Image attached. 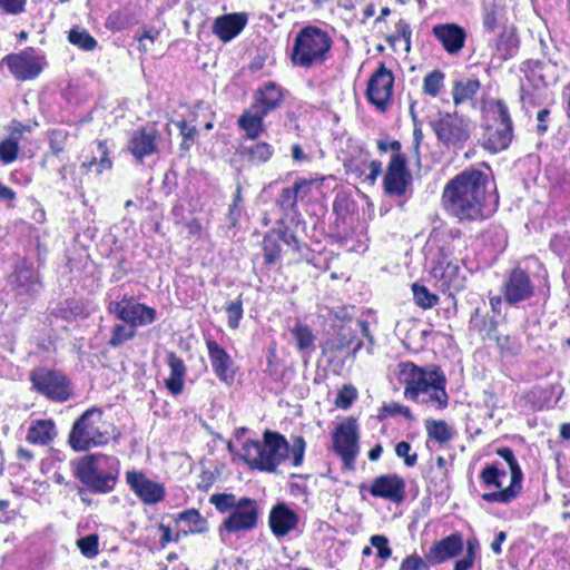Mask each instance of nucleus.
Returning a JSON list of instances; mask_svg holds the SVG:
<instances>
[{"label": "nucleus", "instance_id": "obj_1", "mask_svg": "<svg viewBox=\"0 0 570 570\" xmlns=\"http://www.w3.org/2000/svg\"><path fill=\"white\" fill-rule=\"evenodd\" d=\"M488 175L479 169H465L452 178L443 189L446 210L460 220L483 217Z\"/></svg>", "mask_w": 570, "mask_h": 570}, {"label": "nucleus", "instance_id": "obj_2", "mask_svg": "<svg viewBox=\"0 0 570 570\" xmlns=\"http://www.w3.org/2000/svg\"><path fill=\"white\" fill-rule=\"evenodd\" d=\"M120 472L118 458L102 453L81 458L75 468V475L89 490L97 493L111 492Z\"/></svg>", "mask_w": 570, "mask_h": 570}, {"label": "nucleus", "instance_id": "obj_3", "mask_svg": "<svg viewBox=\"0 0 570 570\" xmlns=\"http://www.w3.org/2000/svg\"><path fill=\"white\" fill-rule=\"evenodd\" d=\"M243 458L253 468L275 472L289 455V444L276 432L265 431L263 441H247L243 445Z\"/></svg>", "mask_w": 570, "mask_h": 570}, {"label": "nucleus", "instance_id": "obj_4", "mask_svg": "<svg viewBox=\"0 0 570 570\" xmlns=\"http://www.w3.org/2000/svg\"><path fill=\"white\" fill-rule=\"evenodd\" d=\"M109 428L110 424L102 419V411L91 407L75 421L69 434V444L78 452L105 445L110 439Z\"/></svg>", "mask_w": 570, "mask_h": 570}, {"label": "nucleus", "instance_id": "obj_5", "mask_svg": "<svg viewBox=\"0 0 570 570\" xmlns=\"http://www.w3.org/2000/svg\"><path fill=\"white\" fill-rule=\"evenodd\" d=\"M332 47L327 32L317 27H305L295 37L291 53L292 62L302 68H311L325 61Z\"/></svg>", "mask_w": 570, "mask_h": 570}, {"label": "nucleus", "instance_id": "obj_6", "mask_svg": "<svg viewBox=\"0 0 570 570\" xmlns=\"http://www.w3.org/2000/svg\"><path fill=\"white\" fill-rule=\"evenodd\" d=\"M490 119L483 135V147L492 154L505 150L513 138V126L507 105L497 100L490 105Z\"/></svg>", "mask_w": 570, "mask_h": 570}, {"label": "nucleus", "instance_id": "obj_7", "mask_svg": "<svg viewBox=\"0 0 570 570\" xmlns=\"http://www.w3.org/2000/svg\"><path fill=\"white\" fill-rule=\"evenodd\" d=\"M453 253L450 247H441L439 254L433 258L431 275L436 286L450 296L465 287V276L458 261H453Z\"/></svg>", "mask_w": 570, "mask_h": 570}, {"label": "nucleus", "instance_id": "obj_8", "mask_svg": "<svg viewBox=\"0 0 570 570\" xmlns=\"http://www.w3.org/2000/svg\"><path fill=\"white\" fill-rule=\"evenodd\" d=\"M32 387L55 402H65L72 394L69 379L61 372L46 367L35 368L30 373Z\"/></svg>", "mask_w": 570, "mask_h": 570}, {"label": "nucleus", "instance_id": "obj_9", "mask_svg": "<svg viewBox=\"0 0 570 570\" xmlns=\"http://www.w3.org/2000/svg\"><path fill=\"white\" fill-rule=\"evenodd\" d=\"M431 126L438 140L448 148L461 149L470 138L469 122L456 112H440Z\"/></svg>", "mask_w": 570, "mask_h": 570}, {"label": "nucleus", "instance_id": "obj_10", "mask_svg": "<svg viewBox=\"0 0 570 570\" xmlns=\"http://www.w3.org/2000/svg\"><path fill=\"white\" fill-rule=\"evenodd\" d=\"M107 309L117 320L136 328L148 326L157 318L155 308L137 302L134 296L127 294L119 301H111Z\"/></svg>", "mask_w": 570, "mask_h": 570}, {"label": "nucleus", "instance_id": "obj_11", "mask_svg": "<svg viewBox=\"0 0 570 570\" xmlns=\"http://www.w3.org/2000/svg\"><path fill=\"white\" fill-rule=\"evenodd\" d=\"M443 374L439 370H425L415 365L412 362H402L399 364V381L404 385V397L413 402H420L422 392L434 380Z\"/></svg>", "mask_w": 570, "mask_h": 570}, {"label": "nucleus", "instance_id": "obj_12", "mask_svg": "<svg viewBox=\"0 0 570 570\" xmlns=\"http://www.w3.org/2000/svg\"><path fill=\"white\" fill-rule=\"evenodd\" d=\"M497 454L502 458L510 470V484L501 491H493L482 494V500L489 503L507 504L513 501L522 490L523 473L513 451L508 448H499Z\"/></svg>", "mask_w": 570, "mask_h": 570}, {"label": "nucleus", "instance_id": "obj_13", "mask_svg": "<svg viewBox=\"0 0 570 570\" xmlns=\"http://www.w3.org/2000/svg\"><path fill=\"white\" fill-rule=\"evenodd\" d=\"M393 85V72L384 63H381L367 82L366 97L368 101L379 110H386L392 101Z\"/></svg>", "mask_w": 570, "mask_h": 570}, {"label": "nucleus", "instance_id": "obj_14", "mask_svg": "<svg viewBox=\"0 0 570 570\" xmlns=\"http://www.w3.org/2000/svg\"><path fill=\"white\" fill-rule=\"evenodd\" d=\"M334 449L346 466H351L358 453V432L352 417L340 423L333 434Z\"/></svg>", "mask_w": 570, "mask_h": 570}, {"label": "nucleus", "instance_id": "obj_15", "mask_svg": "<svg viewBox=\"0 0 570 570\" xmlns=\"http://www.w3.org/2000/svg\"><path fill=\"white\" fill-rule=\"evenodd\" d=\"M412 183V176L406 168V157L393 153L383 179L384 191L390 196H402Z\"/></svg>", "mask_w": 570, "mask_h": 570}, {"label": "nucleus", "instance_id": "obj_16", "mask_svg": "<svg viewBox=\"0 0 570 570\" xmlns=\"http://www.w3.org/2000/svg\"><path fill=\"white\" fill-rule=\"evenodd\" d=\"M126 482L136 497L145 504H156L165 498L166 489L164 484L148 479L141 471H127Z\"/></svg>", "mask_w": 570, "mask_h": 570}, {"label": "nucleus", "instance_id": "obj_17", "mask_svg": "<svg viewBox=\"0 0 570 570\" xmlns=\"http://www.w3.org/2000/svg\"><path fill=\"white\" fill-rule=\"evenodd\" d=\"M6 63L18 80H29L36 78L43 69V58L33 53V51H22L16 55L6 56L2 61Z\"/></svg>", "mask_w": 570, "mask_h": 570}, {"label": "nucleus", "instance_id": "obj_18", "mask_svg": "<svg viewBox=\"0 0 570 570\" xmlns=\"http://www.w3.org/2000/svg\"><path fill=\"white\" fill-rule=\"evenodd\" d=\"M9 285L20 297H32L41 289L37 271L24 261L16 265L14 271L9 276Z\"/></svg>", "mask_w": 570, "mask_h": 570}, {"label": "nucleus", "instance_id": "obj_19", "mask_svg": "<svg viewBox=\"0 0 570 570\" xmlns=\"http://www.w3.org/2000/svg\"><path fill=\"white\" fill-rule=\"evenodd\" d=\"M257 519L258 509L256 501L243 498L230 511L223 525L228 532H238L253 529L257 523Z\"/></svg>", "mask_w": 570, "mask_h": 570}, {"label": "nucleus", "instance_id": "obj_20", "mask_svg": "<svg viewBox=\"0 0 570 570\" xmlns=\"http://www.w3.org/2000/svg\"><path fill=\"white\" fill-rule=\"evenodd\" d=\"M160 134L154 126L140 127L134 130L128 140V150L138 160L151 156L158 151Z\"/></svg>", "mask_w": 570, "mask_h": 570}, {"label": "nucleus", "instance_id": "obj_21", "mask_svg": "<svg viewBox=\"0 0 570 570\" xmlns=\"http://www.w3.org/2000/svg\"><path fill=\"white\" fill-rule=\"evenodd\" d=\"M502 293L507 303L515 305L531 298L534 286L524 271L514 268L503 283Z\"/></svg>", "mask_w": 570, "mask_h": 570}, {"label": "nucleus", "instance_id": "obj_22", "mask_svg": "<svg viewBox=\"0 0 570 570\" xmlns=\"http://www.w3.org/2000/svg\"><path fill=\"white\" fill-rule=\"evenodd\" d=\"M405 481L402 476L391 473L376 476L367 491L374 498H381L393 503H400L405 497Z\"/></svg>", "mask_w": 570, "mask_h": 570}, {"label": "nucleus", "instance_id": "obj_23", "mask_svg": "<svg viewBox=\"0 0 570 570\" xmlns=\"http://www.w3.org/2000/svg\"><path fill=\"white\" fill-rule=\"evenodd\" d=\"M463 550V539L460 533L448 535L435 541L425 553V559L431 564H440L453 559Z\"/></svg>", "mask_w": 570, "mask_h": 570}, {"label": "nucleus", "instance_id": "obj_24", "mask_svg": "<svg viewBox=\"0 0 570 570\" xmlns=\"http://www.w3.org/2000/svg\"><path fill=\"white\" fill-rule=\"evenodd\" d=\"M206 346L214 373L222 382L230 384L235 376L230 355L216 341H207Z\"/></svg>", "mask_w": 570, "mask_h": 570}, {"label": "nucleus", "instance_id": "obj_25", "mask_svg": "<svg viewBox=\"0 0 570 570\" xmlns=\"http://www.w3.org/2000/svg\"><path fill=\"white\" fill-rule=\"evenodd\" d=\"M434 37L442 43L445 51L450 55L459 53L464 47L466 32L454 23L438 24L432 30Z\"/></svg>", "mask_w": 570, "mask_h": 570}, {"label": "nucleus", "instance_id": "obj_26", "mask_svg": "<svg viewBox=\"0 0 570 570\" xmlns=\"http://www.w3.org/2000/svg\"><path fill=\"white\" fill-rule=\"evenodd\" d=\"M246 23L245 13L224 14L215 19L212 30L222 41L227 42L237 37Z\"/></svg>", "mask_w": 570, "mask_h": 570}, {"label": "nucleus", "instance_id": "obj_27", "mask_svg": "<svg viewBox=\"0 0 570 570\" xmlns=\"http://www.w3.org/2000/svg\"><path fill=\"white\" fill-rule=\"evenodd\" d=\"M297 515L285 504H277L269 514V525L276 537H284L295 529Z\"/></svg>", "mask_w": 570, "mask_h": 570}, {"label": "nucleus", "instance_id": "obj_28", "mask_svg": "<svg viewBox=\"0 0 570 570\" xmlns=\"http://www.w3.org/2000/svg\"><path fill=\"white\" fill-rule=\"evenodd\" d=\"M282 102L283 94L281 88L274 82H268L257 91L253 109H257L267 116L271 111L278 108Z\"/></svg>", "mask_w": 570, "mask_h": 570}, {"label": "nucleus", "instance_id": "obj_29", "mask_svg": "<svg viewBox=\"0 0 570 570\" xmlns=\"http://www.w3.org/2000/svg\"><path fill=\"white\" fill-rule=\"evenodd\" d=\"M174 520L177 524L183 525L180 532L184 537L205 533L208 530L207 520L194 508L177 513Z\"/></svg>", "mask_w": 570, "mask_h": 570}, {"label": "nucleus", "instance_id": "obj_30", "mask_svg": "<svg viewBox=\"0 0 570 570\" xmlns=\"http://www.w3.org/2000/svg\"><path fill=\"white\" fill-rule=\"evenodd\" d=\"M167 363L170 370V374L165 380V386L173 395L176 396L181 394L184 391L187 370L184 361L175 353L168 354Z\"/></svg>", "mask_w": 570, "mask_h": 570}, {"label": "nucleus", "instance_id": "obj_31", "mask_svg": "<svg viewBox=\"0 0 570 570\" xmlns=\"http://www.w3.org/2000/svg\"><path fill=\"white\" fill-rule=\"evenodd\" d=\"M446 379L441 374L434 383L430 384L424 392L419 403L426 404L435 410H443L448 406V393L445 391Z\"/></svg>", "mask_w": 570, "mask_h": 570}, {"label": "nucleus", "instance_id": "obj_32", "mask_svg": "<svg viewBox=\"0 0 570 570\" xmlns=\"http://www.w3.org/2000/svg\"><path fill=\"white\" fill-rule=\"evenodd\" d=\"M56 435L57 430L52 420H36L29 426L26 440L31 444L47 445Z\"/></svg>", "mask_w": 570, "mask_h": 570}, {"label": "nucleus", "instance_id": "obj_33", "mask_svg": "<svg viewBox=\"0 0 570 570\" xmlns=\"http://www.w3.org/2000/svg\"><path fill=\"white\" fill-rule=\"evenodd\" d=\"M245 111L238 119L237 124L242 130L246 132L247 138L256 139L264 131V118L257 109Z\"/></svg>", "mask_w": 570, "mask_h": 570}, {"label": "nucleus", "instance_id": "obj_34", "mask_svg": "<svg viewBox=\"0 0 570 570\" xmlns=\"http://www.w3.org/2000/svg\"><path fill=\"white\" fill-rule=\"evenodd\" d=\"M480 89V81L473 78H465L454 81L452 88L453 102L459 106L471 100Z\"/></svg>", "mask_w": 570, "mask_h": 570}, {"label": "nucleus", "instance_id": "obj_35", "mask_svg": "<svg viewBox=\"0 0 570 570\" xmlns=\"http://www.w3.org/2000/svg\"><path fill=\"white\" fill-rule=\"evenodd\" d=\"M326 346L332 352H344L352 348V354L355 355L361 350L362 342L351 331L342 330Z\"/></svg>", "mask_w": 570, "mask_h": 570}, {"label": "nucleus", "instance_id": "obj_36", "mask_svg": "<svg viewBox=\"0 0 570 570\" xmlns=\"http://www.w3.org/2000/svg\"><path fill=\"white\" fill-rule=\"evenodd\" d=\"M425 430L429 438L439 443H446L455 435V431L443 420H428Z\"/></svg>", "mask_w": 570, "mask_h": 570}, {"label": "nucleus", "instance_id": "obj_37", "mask_svg": "<svg viewBox=\"0 0 570 570\" xmlns=\"http://www.w3.org/2000/svg\"><path fill=\"white\" fill-rule=\"evenodd\" d=\"M507 476V471L500 468L498 463L487 464L481 473L480 479L485 487H494L498 491L505 489L503 487V479Z\"/></svg>", "mask_w": 570, "mask_h": 570}, {"label": "nucleus", "instance_id": "obj_38", "mask_svg": "<svg viewBox=\"0 0 570 570\" xmlns=\"http://www.w3.org/2000/svg\"><path fill=\"white\" fill-rule=\"evenodd\" d=\"M110 334L108 345L117 348L131 341L137 334V328L126 323H117L111 327Z\"/></svg>", "mask_w": 570, "mask_h": 570}, {"label": "nucleus", "instance_id": "obj_39", "mask_svg": "<svg viewBox=\"0 0 570 570\" xmlns=\"http://www.w3.org/2000/svg\"><path fill=\"white\" fill-rule=\"evenodd\" d=\"M266 264H275L281 257V236L274 229L266 234L263 240Z\"/></svg>", "mask_w": 570, "mask_h": 570}, {"label": "nucleus", "instance_id": "obj_40", "mask_svg": "<svg viewBox=\"0 0 570 570\" xmlns=\"http://www.w3.org/2000/svg\"><path fill=\"white\" fill-rule=\"evenodd\" d=\"M240 153L248 156V159L252 163L263 164L271 159L273 155V148L267 142H255L249 146H244Z\"/></svg>", "mask_w": 570, "mask_h": 570}, {"label": "nucleus", "instance_id": "obj_41", "mask_svg": "<svg viewBox=\"0 0 570 570\" xmlns=\"http://www.w3.org/2000/svg\"><path fill=\"white\" fill-rule=\"evenodd\" d=\"M68 40L85 51H91L97 47V40L83 28H72L69 31Z\"/></svg>", "mask_w": 570, "mask_h": 570}, {"label": "nucleus", "instance_id": "obj_42", "mask_svg": "<svg viewBox=\"0 0 570 570\" xmlns=\"http://www.w3.org/2000/svg\"><path fill=\"white\" fill-rule=\"evenodd\" d=\"M412 291L415 303L422 308H431L439 303V297L423 285L414 283Z\"/></svg>", "mask_w": 570, "mask_h": 570}, {"label": "nucleus", "instance_id": "obj_43", "mask_svg": "<svg viewBox=\"0 0 570 570\" xmlns=\"http://www.w3.org/2000/svg\"><path fill=\"white\" fill-rule=\"evenodd\" d=\"M444 73L440 70H433L428 73L423 79V92L431 97L439 95L443 87Z\"/></svg>", "mask_w": 570, "mask_h": 570}, {"label": "nucleus", "instance_id": "obj_44", "mask_svg": "<svg viewBox=\"0 0 570 570\" xmlns=\"http://www.w3.org/2000/svg\"><path fill=\"white\" fill-rule=\"evenodd\" d=\"M174 125L178 128L179 134L183 138L180 149L188 151L194 145L198 131L195 126L187 124L185 120L175 121Z\"/></svg>", "mask_w": 570, "mask_h": 570}, {"label": "nucleus", "instance_id": "obj_45", "mask_svg": "<svg viewBox=\"0 0 570 570\" xmlns=\"http://www.w3.org/2000/svg\"><path fill=\"white\" fill-rule=\"evenodd\" d=\"M292 334L299 351L308 350L314 343V335L309 327L306 325L296 324L292 330Z\"/></svg>", "mask_w": 570, "mask_h": 570}, {"label": "nucleus", "instance_id": "obj_46", "mask_svg": "<svg viewBox=\"0 0 570 570\" xmlns=\"http://www.w3.org/2000/svg\"><path fill=\"white\" fill-rule=\"evenodd\" d=\"M297 196L293 187L284 188L276 199L277 206L285 213H297Z\"/></svg>", "mask_w": 570, "mask_h": 570}, {"label": "nucleus", "instance_id": "obj_47", "mask_svg": "<svg viewBox=\"0 0 570 570\" xmlns=\"http://www.w3.org/2000/svg\"><path fill=\"white\" fill-rule=\"evenodd\" d=\"M19 154L18 139L7 138L0 142V160L3 164L14 161Z\"/></svg>", "mask_w": 570, "mask_h": 570}, {"label": "nucleus", "instance_id": "obj_48", "mask_svg": "<svg viewBox=\"0 0 570 570\" xmlns=\"http://www.w3.org/2000/svg\"><path fill=\"white\" fill-rule=\"evenodd\" d=\"M357 397V391L352 384H344L337 392L335 405L342 410H347Z\"/></svg>", "mask_w": 570, "mask_h": 570}, {"label": "nucleus", "instance_id": "obj_49", "mask_svg": "<svg viewBox=\"0 0 570 570\" xmlns=\"http://www.w3.org/2000/svg\"><path fill=\"white\" fill-rule=\"evenodd\" d=\"M225 311L228 316V326L236 330L239 326V322L243 317V299L239 295L235 301L227 303Z\"/></svg>", "mask_w": 570, "mask_h": 570}, {"label": "nucleus", "instance_id": "obj_50", "mask_svg": "<svg viewBox=\"0 0 570 570\" xmlns=\"http://www.w3.org/2000/svg\"><path fill=\"white\" fill-rule=\"evenodd\" d=\"M77 547L86 558H94L99 553V539L97 534H88L77 540Z\"/></svg>", "mask_w": 570, "mask_h": 570}, {"label": "nucleus", "instance_id": "obj_51", "mask_svg": "<svg viewBox=\"0 0 570 570\" xmlns=\"http://www.w3.org/2000/svg\"><path fill=\"white\" fill-rule=\"evenodd\" d=\"M209 502L214 504L215 508L220 512L233 510L234 507L237 504L236 497L232 493L212 494L209 498Z\"/></svg>", "mask_w": 570, "mask_h": 570}, {"label": "nucleus", "instance_id": "obj_52", "mask_svg": "<svg viewBox=\"0 0 570 570\" xmlns=\"http://www.w3.org/2000/svg\"><path fill=\"white\" fill-rule=\"evenodd\" d=\"M478 544L474 541H468L464 557L454 563L453 570H470L474 563Z\"/></svg>", "mask_w": 570, "mask_h": 570}, {"label": "nucleus", "instance_id": "obj_53", "mask_svg": "<svg viewBox=\"0 0 570 570\" xmlns=\"http://www.w3.org/2000/svg\"><path fill=\"white\" fill-rule=\"evenodd\" d=\"M430 564L425 558L413 553L403 559L399 570H430Z\"/></svg>", "mask_w": 570, "mask_h": 570}, {"label": "nucleus", "instance_id": "obj_54", "mask_svg": "<svg viewBox=\"0 0 570 570\" xmlns=\"http://www.w3.org/2000/svg\"><path fill=\"white\" fill-rule=\"evenodd\" d=\"M370 542L372 547L377 550V556L387 560L392 556V549L389 547V539L385 535L374 534L371 537Z\"/></svg>", "mask_w": 570, "mask_h": 570}, {"label": "nucleus", "instance_id": "obj_55", "mask_svg": "<svg viewBox=\"0 0 570 570\" xmlns=\"http://www.w3.org/2000/svg\"><path fill=\"white\" fill-rule=\"evenodd\" d=\"M411 444L405 441H401L395 446V454L404 460L406 466H413L416 464L417 454L411 453Z\"/></svg>", "mask_w": 570, "mask_h": 570}, {"label": "nucleus", "instance_id": "obj_56", "mask_svg": "<svg viewBox=\"0 0 570 570\" xmlns=\"http://www.w3.org/2000/svg\"><path fill=\"white\" fill-rule=\"evenodd\" d=\"M305 441L302 436H295L293 444L289 446V453L292 454L293 465L299 466L304 459L305 453Z\"/></svg>", "mask_w": 570, "mask_h": 570}, {"label": "nucleus", "instance_id": "obj_57", "mask_svg": "<svg viewBox=\"0 0 570 570\" xmlns=\"http://www.w3.org/2000/svg\"><path fill=\"white\" fill-rule=\"evenodd\" d=\"M434 472V479H435V485H444L448 482L449 478V469H448V461L443 456L436 458V465L433 470Z\"/></svg>", "mask_w": 570, "mask_h": 570}, {"label": "nucleus", "instance_id": "obj_58", "mask_svg": "<svg viewBox=\"0 0 570 570\" xmlns=\"http://www.w3.org/2000/svg\"><path fill=\"white\" fill-rule=\"evenodd\" d=\"M315 185H317V187H320L321 184L313 179H311V180L302 179V180L296 181L294 184L293 188L295 190L297 199L303 200V199L307 198L311 195L312 188Z\"/></svg>", "mask_w": 570, "mask_h": 570}, {"label": "nucleus", "instance_id": "obj_59", "mask_svg": "<svg viewBox=\"0 0 570 570\" xmlns=\"http://www.w3.org/2000/svg\"><path fill=\"white\" fill-rule=\"evenodd\" d=\"M66 137H67V135L60 130H52L50 132L49 142H50V149L53 153V155L57 156L63 151Z\"/></svg>", "mask_w": 570, "mask_h": 570}, {"label": "nucleus", "instance_id": "obj_60", "mask_svg": "<svg viewBox=\"0 0 570 570\" xmlns=\"http://www.w3.org/2000/svg\"><path fill=\"white\" fill-rule=\"evenodd\" d=\"M24 7L26 0H0V9L8 14H20Z\"/></svg>", "mask_w": 570, "mask_h": 570}, {"label": "nucleus", "instance_id": "obj_61", "mask_svg": "<svg viewBox=\"0 0 570 570\" xmlns=\"http://www.w3.org/2000/svg\"><path fill=\"white\" fill-rule=\"evenodd\" d=\"M274 232L279 234L281 243H284L294 250H299V242L289 229H274Z\"/></svg>", "mask_w": 570, "mask_h": 570}, {"label": "nucleus", "instance_id": "obj_62", "mask_svg": "<svg viewBox=\"0 0 570 570\" xmlns=\"http://www.w3.org/2000/svg\"><path fill=\"white\" fill-rule=\"evenodd\" d=\"M385 412L390 415H402L409 420H413L412 412L410 407L399 404V403H391L384 407Z\"/></svg>", "mask_w": 570, "mask_h": 570}, {"label": "nucleus", "instance_id": "obj_63", "mask_svg": "<svg viewBox=\"0 0 570 570\" xmlns=\"http://www.w3.org/2000/svg\"><path fill=\"white\" fill-rule=\"evenodd\" d=\"M158 36H159V31H157L156 29L151 28V29L144 30V32L140 36H137V40L140 43V49L142 51H148L149 46L145 45V41H148L149 45H154V42L158 38Z\"/></svg>", "mask_w": 570, "mask_h": 570}, {"label": "nucleus", "instance_id": "obj_64", "mask_svg": "<svg viewBox=\"0 0 570 570\" xmlns=\"http://www.w3.org/2000/svg\"><path fill=\"white\" fill-rule=\"evenodd\" d=\"M498 24V12L495 8L487 9L483 14V26L488 31H493Z\"/></svg>", "mask_w": 570, "mask_h": 570}]
</instances>
